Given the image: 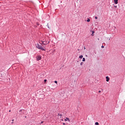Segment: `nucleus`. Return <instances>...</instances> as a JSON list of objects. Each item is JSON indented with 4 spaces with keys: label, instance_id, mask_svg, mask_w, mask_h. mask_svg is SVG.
Here are the masks:
<instances>
[{
    "label": "nucleus",
    "instance_id": "obj_1",
    "mask_svg": "<svg viewBox=\"0 0 125 125\" xmlns=\"http://www.w3.org/2000/svg\"><path fill=\"white\" fill-rule=\"evenodd\" d=\"M36 46L37 48H38V49H41V50L45 51V49L43 48V47H42V45H39V43H37L36 44Z\"/></svg>",
    "mask_w": 125,
    "mask_h": 125
},
{
    "label": "nucleus",
    "instance_id": "obj_2",
    "mask_svg": "<svg viewBox=\"0 0 125 125\" xmlns=\"http://www.w3.org/2000/svg\"><path fill=\"white\" fill-rule=\"evenodd\" d=\"M42 43L40 42L42 45V44H44V45H46V44H48V43H49V41H42Z\"/></svg>",
    "mask_w": 125,
    "mask_h": 125
},
{
    "label": "nucleus",
    "instance_id": "obj_3",
    "mask_svg": "<svg viewBox=\"0 0 125 125\" xmlns=\"http://www.w3.org/2000/svg\"><path fill=\"white\" fill-rule=\"evenodd\" d=\"M36 59L37 60V61H40V60H42V56H37L36 57Z\"/></svg>",
    "mask_w": 125,
    "mask_h": 125
},
{
    "label": "nucleus",
    "instance_id": "obj_4",
    "mask_svg": "<svg viewBox=\"0 0 125 125\" xmlns=\"http://www.w3.org/2000/svg\"><path fill=\"white\" fill-rule=\"evenodd\" d=\"M105 79L106 82H109V81H110V78L108 76H106Z\"/></svg>",
    "mask_w": 125,
    "mask_h": 125
},
{
    "label": "nucleus",
    "instance_id": "obj_5",
    "mask_svg": "<svg viewBox=\"0 0 125 125\" xmlns=\"http://www.w3.org/2000/svg\"><path fill=\"white\" fill-rule=\"evenodd\" d=\"M114 1L115 4H118V1H119V0H114Z\"/></svg>",
    "mask_w": 125,
    "mask_h": 125
},
{
    "label": "nucleus",
    "instance_id": "obj_6",
    "mask_svg": "<svg viewBox=\"0 0 125 125\" xmlns=\"http://www.w3.org/2000/svg\"><path fill=\"white\" fill-rule=\"evenodd\" d=\"M83 55H81V56H79V58L80 59H82V58H83Z\"/></svg>",
    "mask_w": 125,
    "mask_h": 125
},
{
    "label": "nucleus",
    "instance_id": "obj_7",
    "mask_svg": "<svg viewBox=\"0 0 125 125\" xmlns=\"http://www.w3.org/2000/svg\"><path fill=\"white\" fill-rule=\"evenodd\" d=\"M58 116H59V117L60 116L61 118V117H62V114H60V113H59V114H58Z\"/></svg>",
    "mask_w": 125,
    "mask_h": 125
},
{
    "label": "nucleus",
    "instance_id": "obj_8",
    "mask_svg": "<svg viewBox=\"0 0 125 125\" xmlns=\"http://www.w3.org/2000/svg\"><path fill=\"white\" fill-rule=\"evenodd\" d=\"M95 125H99V123L98 122H96V123H95Z\"/></svg>",
    "mask_w": 125,
    "mask_h": 125
},
{
    "label": "nucleus",
    "instance_id": "obj_9",
    "mask_svg": "<svg viewBox=\"0 0 125 125\" xmlns=\"http://www.w3.org/2000/svg\"><path fill=\"white\" fill-rule=\"evenodd\" d=\"M84 61H85V58H83V62H84Z\"/></svg>",
    "mask_w": 125,
    "mask_h": 125
},
{
    "label": "nucleus",
    "instance_id": "obj_10",
    "mask_svg": "<svg viewBox=\"0 0 125 125\" xmlns=\"http://www.w3.org/2000/svg\"><path fill=\"white\" fill-rule=\"evenodd\" d=\"M80 65H81V66H83V62H81L80 63Z\"/></svg>",
    "mask_w": 125,
    "mask_h": 125
},
{
    "label": "nucleus",
    "instance_id": "obj_11",
    "mask_svg": "<svg viewBox=\"0 0 125 125\" xmlns=\"http://www.w3.org/2000/svg\"><path fill=\"white\" fill-rule=\"evenodd\" d=\"M90 19L88 18L87 20V22H90Z\"/></svg>",
    "mask_w": 125,
    "mask_h": 125
},
{
    "label": "nucleus",
    "instance_id": "obj_12",
    "mask_svg": "<svg viewBox=\"0 0 125 125\" xmlns=\"http://www.w3.org/2000/svg\"><path fill=\"white\" fill-rule=\"evenodd\" d=\"M42 124H43V121H42L41 123H39V125H42Z\"/></svg>",
    "mask_w": 125,
    "mask_h": 125
},
{
    "label": "nucleus",
    "instance_id": "obj_13",
    "mask_svg": "<svg viewBox=\"0 0 125 125\" xmlns=\"http://www.w3.org/2000/svg\"><path fill=\"white\" fill-rule=\"evenodd\" d=\"M36 24L37 25V26H40V24L39 23V22H37Z\"/></svg>",
    "mask_w": 125,
    "mask_h": 125
},
{
    "label": "nucleus",
    "instance_id": "obj_14",
    "mask_svg": "<svg viewBox=\"0 0 125 125\" xmlns=\"http://www.w3.org/2000/svg\"><path fill=\"white\" fill-rule=\"evenodd\" d=\"M114 7H115V8H117V7H118V6L117 5H114Z\"/></svg>",
    "mask_w": 125,
    "mask_h": 125
},
{
    "label": "nucleus",
    "instance_id": "obj_15",
    "mask_svg": "<svg viewBox=\"0 0 125 125\" xmlns=\"http://www.w3.org/2000/svg\"><path fill=\"white\" fill-rule=\"evenodd\" d=\"M44 83H45L46 82H47V80L46 79H45V80H44Z\"/></svg>",
    "mask_w": 125,
    "mask_h": 125
},
{
    "label": "nucleus",
    "instance_id": "obj_16",
    "mask_svg": "<svg viewBox=\"0 0 125 125\" xmlns=\"http://www.w3.org/2000/svg\"><path fill=\"white\" fill-rule=\"evenodd\" d=\"M95 19L96 20H97V19H98V18L97 17H95Z\"/></svg>",
    "mask_w": 125,
    "mask_h": 125
},
{
    "label": "nucleus",
    "instance_id": "obj_17",
    "mask_svg": "<svg viewBox=\"0 0 125 125\" xmlns=\"http://www.w3.org/2000/svg\"><path fill=\"white\" fill-rule=\"evenodd\" d=\"M101 48H104V45H102V46H101Z\"/></svg>",
    "mask_w": 125,
    "mask_h": 125
},
{
    "label": "nucleus",
    "instance_id": "obj_18",
    "mask_svg": "<svg viewBox=\"0 0 125 125\" xmlns=\"http://www.w3.org/2000/svg\"><path fill=\"white\" fill-rule=\"evenodd\" d=\"M54 83H57V81H55L54 82Z\"/></svg>",
    "mask_w": 125,
    "mask_h": 125
},
{
    "label": "nucleus",
    "instance_id": "obj_19",
    "mask_svg": "<svg viewBox=\"0 0 125 125\" xmlns=\"http://www.w3.org/2000/svg\"><path fill=\"white\" fill-rule=\"evenodd\" d=\"M12 121V122L11 123H12V124H13V122H14V120L13 119Z\"/></svg>",
    "mask_w": 125,
    "mask_h": 125
},
{
    "label": "nucleus",
    "instance_id": "obj_20",
    "mask_svg": "<svg viewBox=\"0 0 125 125\" xmlns=\"http://www.w3.org/2000/svg\"><path fill=\"white\" fill-rule=\"evenodd\" d=\"M92 34H94V31H92Z\"/></svg>",
    "mask_w": 125,
    "mask_h": 125
},
{
    "label": "nucleus",
    "instance_id": "obj_21",
    "mask_svg": "<svg viewBox=\"0 0 125 125\" xmlns=\"http://www.w3.org/2000/svg\"><path fill=\"white\" fill-rule=\"evenodd\" d=\"M66 119L68 120V121H70V119L68 118H66Z\"/></svg>",
    "mask_w": 125,
    "mask_h": 125
},
{
    "label": "nucleus",
    "instance_id": "obj_22",
    "mask_svg": "<svg viewBox=\"0 0 125 125\" xmlns=\"http://www.w3.org/2000/svg\"><path fill=\"white\" fill-rule=\"evenodd\" d=\"M62 125H66V124L65 123H63Z\"/></svg>",
    "mask_w": 125,
    "mask_h": 125
},
{
    "label": "nucleus",
    "instance_id": "obj_23",
    "mask_svg": "<svg viewBox=\"0 0 125 125\" xmlns=\"http://www.w3.org/2000/svg\"><path fill=\"white\" fill-rule=\"evenodd\" d=\"M100 92H101V91H99V93H100Z\"/></svg>",
    "mask_w": 125,
    "mask_h": 125
},
{
    "label": "nucleus",
    "instance_id": "obj_24",
    "mask_svg": "<svg viewBox=\"0 0 125 125\" xmlns=\"http://www.w3.org/2000/svg\"><path fill=\"white\" fill-rule=\"evenodd\" d=\"M20 112H22V109H21V110H20Z\"/></svg>",
    "mask_w": 125,
    "mask_h": 125
},
{
    "label": "nucleus",
    "instance_id": "obj_25",
    "mask_svg": "<svg viewBox=\"0 0 125 125\" xmlns=\"http://www.w3.org/2000/svg\"><path fill=\"white\" fill-rule=\"evenodd\" d=\"M9 112H11V110H9Z\"/></svg>",
    "mask_w": 125,
    "mask_h": 125
},
{
    "label": "nucleus",
    "instance_id": "obj_26",
    "mask_svg": "<svg viewBox=\"0 0 125 125\" xmlns=\"http://www.w3.org/2000/svg\"><path fill=\"white\" fill-rule=\"evenodd\" d=\"M115 29H116V27H114Z\"/></svg>",
    "mask_w": 125,
    "mask_h": 125
},
{
    "label": "nucleus",
    "instance_id": "obj_27",
    "mask_svg": "<svg viewBox=\"0 0 125 125\" xmlns=\"http://www.w3.org/2000/svg\"><path fill=\"white\" fill-rule=\"evenodd\" d=\"M95 54H96V52H95Z\"/></svg>",
    "mask_w": 125,
    "mask_h": 125
}]
</instances>
